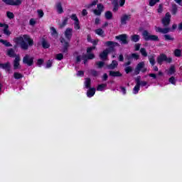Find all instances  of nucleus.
Wrapping results in <instances>:
<instances>
[{
	"label": "nucleus",
	"instance_id": "f257e3e1",
	"mask_svg": "<svg viewBox=\"0 0 182 182\" xmlns=\"http://www.w3.org/2000/svg\"><path fill=\"white\" fill-rule=\"evenodd\" d=\"M16 46H20L23 50H28L29 46H33V40L28 35L21 36L14 39Z\"/></svg>",
	"mask_w": 182,
	"mask_h": 182
},
{
	"label": "nucleus",
	"instance_id": "f03ea898",
	"mask_svg": "<svg viewBox=\"0 0 182 182\" xmlns=\"http://www.w3.org/2000/svg\"><path fill=\"white\" fill-rule=\"evenodd\" d=\"M73 35V28H67L64 31V36L65 39L63 38H60V43L64 46V48L62 50L63 53H66L68 52V48H69V42L72 39Z\"/></svg>",
	"mask_w": 182,
	"mask_h": 182
},
{
	"label": "nucleus",
	"instance_id": "7ed1b4c3",
	"mask_svg": "<svg viewBox=\"0 0 182 182\" xmlns=\"http://www.w3.org/2000/svg\"><path fill=\"white\" fill-rule=\"evenodd\" d=\"M95 49H96L95 46L88 48L87 49V55H78L77 57V62H80L82 59V60H84V64L86 65V60H87V59H95V54L90 53V52H92V50H95Z\"/></svg>",
	"mask_w": 182,
	"mask_h": 182
},
{
	"label": "nucleus",
	"instance_id": "20e7f679",
	"mask_svg": "<svg viewBox=\"0 0 182 182\" xmlns=\"http://www.w3.org/2000/svg\"><path fill=\"white\" fill-rule=\"evenodd\" d=\"M173 61V58H167V55L166 54H161L158 58H157V63L159 65H163V62H166V63H171Z\"/></svg>",
	"mask_w": 182,
	"mask_h": 182
},
{
	"label": "nucleus",
	"instance_id": "39448f33",
	"mask_svg": "<svg viewBox=\"0 0 182 182\" xmlns=\"http://www.w3.org/2000/svg\"><path fill=\"white\" fill-rule=\"evenodd\" d=\"M140 72H142V73L147 72V68H146V64H144V62L138 63L135 68L136 75H139Z\"/></svg>",
	"mask_w": 182,
	"mask_h": 182
},
{
	"label": "nucleus",
	"instance_id": "423d86ee",
	"mask_svg": "<svg viewBox=\"0 0 182 182\" xmlns=\"http://www.w3.org/2000/svg\"><path fill=\"white\" fill-rule=\"evenodd\" d=\"M6 5H11L12 6H19L22 4V0H2Z\"/></svg>",
	"mask_w": 182,
	"mask_h": 182
},
{
	"label": "nucleus",
	"instance_id": "0eeeda50",
	"mask_svg": "<svg viewBox=\"0 0 182 182\" xmlns=\"http://www.w3.org/2000/svg\"><path fill=\"white\" fill-rule=\"evenodd\" d=\"M23 63L28 65V66H32L33 65V58L26 55L23 58Z\"/></svg>",
	"mask_w": 182,
	"mask_h": 182
},
{
	"label": "nucleus",
	"instance_id": "6e6552de",
	"mask_svg": "<svg viewBox=\"0 0 182 182\" xmlns=\"http://www.w3.org/2000/svg\"><path fill=\"white\" fill-rule=\"evenodd\" d=\"M112 50H113V48H107L106 50H103V52L100 54V59L102 60H106V59H107V55H109Z\"/></svg>",
	"mask_w": 182,
	"mask_h": 182
},
{
	"label": "nucleus",
	"instance_id": "1a4fd4ad",
	"mask_svg": "<svg viewBox=\"0 0 182 182\" xmlns=\"http://www.w3.org/2000/svg\"><path fill=\"white\" fill-rule=\"evenodd\" d=\"M0 28H3V32L6 36H11V31H9V26L6 23H0Z\"/></svg>",
	"mask_w": 182,
	"mask_h": 182
},
{
	"label": "nucleus",
	"instance_id": "9d476101",
	"mask_svg": "<svg viewBox=\"0 0 182 182\" xmlns=\"http://www.w3.org/2000/svg\"><path fill=\"white\" fill-rule=\"evenodd\" d=\"M104 6L102 4H99L97 6V9L93 10V13L95 15H97V16H100L102 15V12H103Z\"/></svg>",
	"mask_w": 182,
	"mask_h": 182
},
{
	"label": "nucleus",
	"instance_id": "9b49d317",
	"mask_svg": "<svg viewBox=\"0 0 182 182\" xmlns=\"http://www.w3.org/2000/svg\"><path fill=\"white\" fill-rule=\"evenodd\" d=\"M135 82L136 84L133 89V93L134 95H137V93H139V90H140V76H138L135 79Z\"/></svg>",
	"mask_w": 182,
	"mask_h": 182
},
{
	"label": "nucleus",
	"instance_id": "f8f14e48",
	"mask_svg": "<svg viewBox=\"0 0 182 182\" xmlns=\"http://www.w3.org/2000/svg\"><path fill=\"white\" fill-rule=\"evenodd\" d=\"M171 18V15L170 13H166L165 17L162 19V23L164 26H168L170 24V19Z\"/></svg>",
	"mask_w": 182,
	"mask_h": 182
},
{
	"label": "nucleus",
	"instance_id": "ddd939ff",
	"mask_svg": "<svg viewBox=\"0 0 182 182\" xmlns=\"http://www.w3.org/2000/svg\"><path fill=\"white\" fill-rule=\"evenodd\" d=\"M115 38L117 39L118 41H120L122 43H123L124 45L127 44V35L126 34L117 36Z\"/></svg>",
	"mask_w": 182,
	"mask_h": 182
},
{
	"label": "nucleus",
	"instance_id": "4468645a",
	"mask_svg": "<svg viewBox=\"0 0 182 182\" xmlns=\"http://www.w3.org/2000/svg\"><path fill=\"white\" fill-rule=\"evenodd\" d=\"M132 19L131 15L124 14L121 17V23L122 25H126L127 23V21H130Z\"/></svg>",
	"mask_w": 182,
	"mask_h": 182
},
{
	"label": "nucleus",
	"instance_id": "2eb2a0df",
	"mask_svg": "<svg viewBox=\"0 0 182 182\" xmlns=\"http://www.w3.org/2000/svg\"><path fill=\"white\" fill-rule=\"evenodd\" d=\"M156 32H159L160 33H168V32H170V28H162L160 27H156Z\"/></svg>",
	"mask_w": 182,
	"mask_h": 182
},
{
	"label": "nucleus",
	"instance_id": "dca6fc26",
	"mask_svg": "<svg viewBox=\"0 0 182 182\" xmlns=\"http://www.w3.org/2000/svg\"><path fill=\"white\" fill-rule=\"evenodd\" d=\"M19 62H21V57H19V55H17L15 58L14 63V69H19Z\"/></svg>",
	"mask_w": 182,
	"mask_h": 182
},
{
	"label": "nucleus",
	"instance_id": "f3484780",
	"mask_svg": "<svg viewBox=\"0 0 182 182\" xmlns=\"http://www.w3.org/2000/svg\"><path fill=\"white\" fill-rule=\"evenodd\" d=\"M55 8L58 14H63V7H62V3L58 2L55 5Z\"/></svg>",
	"mask_w": 182,
	"mask_h": 182
},
{
	"label": "nucleus",
	"instance_id": "a211bd4d",
	"mask_svg": "<svg viewBox=\"0 0 182 182\" xmlns=\"http://www.w3.org/2000/svg\"><path fill=\"white\" fill-rule=\"evenodd\" d=\"M95 93H96V89L95 88H90L87 92V97H92V96H95Z\"/></svg>",
	"mask_w": 182,
	"mask_h": 182
},
{
	"label": "nucleus",
	"instance_id": "6ab92c4d",
	"mask_svg": "<svg viewBox=\"0 0 182 182\" xmlns=\"http://www.w3.org/2000/svg\"><path fill=\"white\" fill-rule=\"evenodd\" d=\"M166 72L167 75H174V73H176V68L174 67V65H171L168 70H166Z\"/></svg>",
	"mask_w": 182,
	"mask_h": 182
},
{
	"label": "nucleus",
	"instance_id": "aec40b11",
	"mask_svg": "<svg viewBox=\"0 0 182 182\" xmlns=\"http://www.w3.org/2000/svg\"><path fill=\"white\" fill-rule=\"evenodd\" d=\"M68 21H69V18H68V17H65L62 21V23H60L59 24L60 28H65V26H66V25H68Z\"/></svg>",
	"mask_w": 182,
	"mask_h": 182
},
{
	"label": "nucleus",
	"instance_id": "412c9836",
	"mask_svg": "<svg viewBox=\"0 0 182 182\" xmlns=\"http://www.w3.org/2000/svg\"><path fill=\"white\" fill-rule=\"evenodd\" d=\"M142 36L145 41H149V39L151 36V34L149 33V31L145 30L142 33Z\"/></svg>",
	"mask_w": 182,
	"mask_h": 182
},
{
	"label": "nucleus",
	"instance_id": "4be33fe9",
	"mask_svg": "<svg viewBox=\"0 0 182 182\" xmlns=\"http://www.w3.org/2000/svg\"><path fill=\"white\" fill-rule=\"evenodd\" d=\"M0 43L4 45V46H6L7 48L12 46V44H11V43L8 42V41L6 40L0 39Z\"/></svg>",
	"mask_w": 182,
	"mask_h": 182
},
{
	"label": "nucleus",
	"instance_id": "5701e85b",
	"mask_svg": "<svg viewBox=\"0 0 182 182\" xmlns=\"http://www.w3.org/2000/svg\"><path fill=\"white\" fill-rule=\"evenodd\" d=\"M109 75H110V76H112V77H120V76H122V74H121L119 71H117V72L110 71V72H109Z\"/></svg>",
	"mask_w": 182,
	"mask_h": 182
},
{
	"label": "nucleus",
	"instance_id": "b1692460",
	"mask_svg": "<svg viewBox=\"0 0 182 182\" xmlns=\"http://www.w3.org/2000/svg\"><path fill=\"white\" fill-rule=\"evenodd\" d=\"M105 45L107 46H111V48H113V46H119V43H114L113 41H107L105 43Z\"/></svg>",
	"mask_w": 182,
	"mask_h": 182
},
{
	"label": "nucleus",
	"instance_id": "393cba45",
	"mask_svg": "<svg viewBox=\"0 0 182 182\" xmlns=\"http://www.w3.org/2000/svg\"><path fill=\"white\" fill-rule=\"evenodd\" d=\"M131 41H132V42H139V41H140V36L139 35L132 36Z\"/></svg>",
	"mask_w": 182,
	"mask_h": 182
},
{
	"label": "nucleus",
	"instance_id": "a878e982",
	"mask_svg": "<svg viewBox=\"0 0 182 182\" xmlns=\"http://www.w3.org/2000/svg\"><path fill=\"white\" fill-rule=\"evenodd\" d=\"M148 41H154L155 42H159V36H156V35H151L149 36V38L148 39Z\"/></svg>",
	"mask_w": 182,
	"mask_h": 182
},
{
	"label": "nucleus",
	"instance_id": "bb28decb",
	"mask_svg": "<svg viewBox=\"0 0 182 182\" xmlns=\"http://www.w3.org/2000/svg\"><path fill=\"white\" fill-rule=\"evenodd\" d=\"M117 61L113 60L112 63L108 66L109 69H114L115 68H117Z\"/></svg>",
	"mask_w": 182,
	"mask_h": 182
},
{
	"label": "nucleus",
	"instance_id": "cd10ccee",
	"mask_svg": "<svg viewBox=\"0 0 182 182\" xmlns=\"http://www.w3.org/2000/svg\"><path fill=\"white\" fill-rule=\"evenodd\" d=\"M107 84L99 85L98 87H97V90H98L99 92H102V90H104L105 88L107 87Z\"/></svg>",
	"mask_w": 182,
	"mask_h": 182
},
{
	"label": "nucleus",
	"instance_id": "c85d7f7f",
	"mask_svg": "<svg viewBox=\"0 0 182 182\" xmlns=\"http://www.w3.org/2000/svg\"><path fill=\"white\" fill-rule=\"evenodd\" d=\"M164 38H165V41H174V37H173L170 34H165L164 36Z\"/></svg>",
	"mask_w": 182,
	"mask_h": 182
},
{
	"label": "nucleus",
	"instance_id": "c756f323",
	"mask_svg": "<svg viewBox=\"0 0 182 182\" xmlns=\"http://www.w3.org/2000/svg\"><path fill=\"white\" fill-rule=\"evenodd\" d=\"M95 33L97 35H99V36H103V33H105V31H103V29L102 28H97L95 30Z\"/></svg>",
	"mask_w": 182,
	"mask_h": 182
},
{
	"label": "nucleus",
	"instance_id": "7c9ffc66",
	"mask_svg": "<svg viewBox=\"0 0 182 182\" xmlns=\"http://www.w3.org/2000/svg\"><path fill=\"white\" fill-rule=\"evenodd\" d=\"M105 18L106 19H112V18H113V14L109 11L105 12Z\"/></svg>",
	"mask_w": 182,
	"mask_h": 182
},
{
	"label": "nucleus",
	"instance_id": "2f4dec72",
	"mask_svg": "<svg viewBox=\"0 0 182 182\" xmlns=\"http://www.w3.org/2000/svg\"><path fill=\"white\" fill-rule=\"evenodd\" d=\"M173 53L176 58H180L181 56V50L176 49Z\"/></svg>",
	"mask_w": 182,
	"mask_h": 182
},
{
	"label": "nucleus",
	"instance_id": "473e14b6",
	"mask_svg": "<svg viewBox=\"0 0 182 182\" xmlns=\"http://www.w3.org/2000/svg\"><path fill=\"white\" fill-rule=\"evenodd\" d=\"M0 66L3 68V69H6L7 70H9L10 68H11V65L9 63H6V64H0Z\"/></svg>",
	"mask_w": 182,
	"mask_h": 182
},
{
	"label": "nucleus",
	"instance_id": "72a5a7b5",
	"mask_svg": "<svg viewBox=\"0 0 182 182\" xmlns=\"http://www.w3.org/2000/svg\"><path fill=\"white\" fill-rule=\"evenodd\" d=\"M14 76L16 79H22L23 77V75L19 73H14Z\"/></svg>",
	"mask_w": 182,
	"mask_h": 182
},
{
	"label": "nucleus",
	"instance_id": "f704fd0d",
	"mask_svg": "<svg viewBox=\"0 0 182 182\" xmlns=\"http://www.w3.org/2000/svg\"><path fill=\"white\" fill-rule=\"evenodd\" d=\"M85 86L87 87V89H89L90 87V79L86 78L85 81Z\"/></svg>",
	"mask_w": 182,
	"mask_h": 182
},
{
	"label": "nucleus",
	"instance_id": "c9c22d12",
	"mask_svg": "<svg viewBox=\"0 0 182 182\" xmlns=\"http://www.w3.org/2000/svg\"><path fill=\"white\" fill-rule=\"evenodd\" d=\"M6 16H7V18H9V19H14V18H15V15H14V13L11 11H7Z\"/></svg>",
	"mask_w": 182,
	"mask_h": 182
},
{
	"label": "nucleus",
	"instance_id": "e433bc0d",
	"mask_svg": "<svg viewBox=\"0 0 182 182\" xmlns=\"http://www.w3.org/2000/svg\"><path fill=\"white\" fill-rule=\"evenodd\" d=\"M74 29L76 31L80 29V23H79V21L74 22Z\"/></svg>",
	"mask_w": 182,
	"mask_h": 182
},
{
	"label": "nucleus",
	"instance_id": "4c0bfd02",
	"mask_svg": "<svg viewBox=\"0 0 182 182\" xmlns=\"http://www.w3.org/2000/svg\"><path fill=\"white\" fill-rule=\"evenodd\" d=\"M50 31L53 36H58V31H56V28L51 27Z\"/></svg>",
	"mask_w": 182,
	"mask_h": 182
},
{
	"label": "nucleus",
	"instance_id": "58836bf2",
	"mask_svg": "<svg viewBox=\"0 0 182 182\" xmlns=\"http://www.w3.org/2000/svg\"><path fill=\"white\" fill-rule=\"evenodd\" d=\"M158 2H160V0H150L149 6H154V5H156V4H158Z\"/></svg>",
	"mask_w": 182,
	"mask_h": 182
},
{
	"label": "nucleus",
	"instance_id": "ea45409f",
	"mask_svg": "<svg viewBox=\"0 0 182 182\" xmlns=\"http://www.w3.org/2000/svg\"><path fill=\"white\" fill-rule=\"evenodd\" d=\"M140 53H141L142 56H144L145 58L147 57V51H146V48H141Z\"/></svg>",
	"mask_w": 182,
	"mask_h": 182
},
{
	"label": "nucleus",
	"instance_id": "a19ab883",
	"mask_svg": "<svg viewBox=\"0 0 182 182\" xmlns=\"http://www.w3.org/2000/svg\"><path fill=\"white\" fill-rule=\"evenodd\" d=\"M42 45H43V48H44L45 49H48V48H49L50 46L49 45V43L46 41H43L42 42Z\"/></svg>",
	"mask_w": 182,
	"mask_h": 182
},
{
	"label": "nucleus",
	"instance_id": "79ce46f5",
	"mask_svg": "<svg viewBox=\"0 0 182 182\" xmlns=\"http://www.w3.org/2000/svg\"><path fill=\"white\" fill-rule=\"evenodd\" d=\"M55 59L57 60H62V59H63V54L62 53H58L55 55Z\"/></svg>",
	"mask_w": 182,
	"mask_h": 182
},
{
	"label": "nucleus",
	"instance_id": "37998d69",
	"mask_svg": "<svg viewBox=\"0 0 182 182\" xmlns=\"http://www.w3.org/2000/svg\"><path fill=\"white\" fill-rule=\"evenodd\" d=\"M149 62H150L151 65H152V66H154V63H156V61L154 60V57L149 56Z\"/></svg>",
	"mask_w": 182,
	"mask_h": 182
},
{
	"label": "nucleus",
	"instance_id": "c03bdc74",
	"mask_svg": "<svg viewBox=\"0 0 182 182\" xmlns=\"http://www.w3.org/2000/svg\"><path fill=\"white\" fill-rule=\"evenodd\" d=\"M70 18L75 22H78L79 21V18H77V16H76V14H72Z\"/></svg>",
	"mask_w": 182,
	"mask_h": 182
},
{
	"label": "nucleus",
	"instance_id": "a18cd8bd",
	"mask_svg": "<svg viewBox=\"0 0 182 182\" xmlns=\"http://www.w3.org/2000/svg\"><path fill=\"white\" fill-rule=\"evenodd\" d=\"M141 77L139 76V87L140 86H146V85H147V82H146V81H141Z\"/></svg>",
	"mask_w": 182,
	"mask_h": 182
},
{
	"label": "nucleus",
	"instance_id": "49530a36",
	"mask_svg": "<svg viewBox=\"0 0 182 182\" xmlns=\"http://www.w3.org/2000/svg\"><path fill=\"white\" fill-rule=\"evenodd\" d=\"M99 1L97 0V1H94L92 2V4H90L88 6H87V8H92V6H95V5L97 4Z\"/></svg>",
	"mask_w": 182,
	"mask_h": 182
},
{
	"label": "nucleus",
	"instance_id": "de8ad7c7",
	"mask_svg": "<svg viewBox=\"0 0 182 182\" xmlns=\"http://www.w3.org/2000/svg\"><path fill=\"white\" fill-rule=\"evenodd\" d=\"M168 80L172 85H176V78L174 77H171Z\"/></svg>",
	"mask_w": 182,
	"mask_h": 182
},
{
	"label": "nucleus",
	"instance_id": "09e8293b",
	"mask_svg": "<svg viewBox=\"0 0 182 182\" xmlns=\"http://www.w3.org/2000/svg\"><path fill=\"white\" fill-rule=\"evenodd\" d=\"M90 73L92 75V76H99V72L95 70H91Z\"/></svg>",
	"mask_w": 182,
	"mask_h": 182
},
{
	"label": "nucleus",
	"instance_id": "8fccbe9b",
	"mask_svg": "<svg viewBox=\"0 0 182 182\" xmlns=\"http://www.w3.org/2000/svg\"><path fill=\"white\" fill-rule=\"evenodd\" d=\"M8 55H9V56H11V57L14 56V49H9L8 50Z\"/></svg>",
	"mask_w": 182,
	"mask_h": 182
},
{
	"label": "nucleus",
	"instance_id": "3c124183",
	"mask_svg": "<svg viewBox=\"0 0 182 182\" xmlns=\"http://www.w3.org/2000/svg\"><path fill=\"white\" fill-rule=\"evenodd\" d=\"M37 12H38V14L39 16V18H43V15H44L43 11L38 10Z\"/></svg>",
	"mask_w": 182,
	"mask_h": 182
},
{
	"label": "nucleus",
	"instance_id": "603ef678",
	"mask_svg": "<svg viewBox=\"0 0 182 182\" xmlns=\"http://www.w3.org/2000/svg\"><path fill=\"white\" fill-rule=\"evenodd\" d=\"M157 11L159 14H161V12H163V4H159V6Z\"/></svg>",
	"mask_w": 182,
	"mask_h": 182
},
{
	"label": "nucleus",
	"instance_id": "864d4df0",
	"mask_svg": "<svg viewBox=\"0 0 182 182\" xmlns=\"http://www.w3.org/2000/svg\"><path fill=\"white\" fill-rule=\"evenodd\" d=\"M177 13V6L176 5H174L173 6V9H172V14L173 15H176V14Z\"/></svg>",
	"mask_w": 182,
	"mask_h": 182
},
{
	"label": "nucleus",
	"instance_id": "5fc2aeb1",
	"mask_svg": "<svg viewBox=\"0 0 182 182\" xmlns=\"http://www.w3.org/2000/svg\"><path fill=\"white\" fill-rule=\"evenodd\" d=\"M51 67H52V61L48 60V61L47 62V64H46V68L48 69V68H51Z\"/></svg>",
	"mask_w": 182,
	"mask_h": 182
},
{
	"label": "nucleus",
	"instance_id": "6e6d98bb",
	"mask_svg": "<svg viewBox=\"0 0 182 182\" xmlns=\"http://www.w3.org/2000/svg\"><path fill=\"white\" fill-rule=\"evenodd\" d=\"M104 65H105V63L102 61L97 63V65L98 66V68H103Z\"/></svg>",
	"mask_w": 182,
	"mask_h": 182
},
{
	"label": "nucleus",
	"instance_id": "4d7b16f0",
	"mask_svg": "<svg viewBox=\"0 0 182 182\" xmlns=\"http://www.w3.org/2000/svg\"><path fill=\"white\" fill-rule=\"evenodd\" d=\"M132 67H127L125 68L126 73H130V72H132Z\"/></svg>",
	"mask_w": 182,
	"mask_h": 182
},
{
	"label": "nucleus",
	"instance_id": "13d9d810",
	"mask_svg": "<svg viewBox=\"0 0 182 182\" xmlns=\"http://www.w3.org/2000/svg\"><path fill=\"white\" fill-rule=\"evenodd\" d=\"M43 63V59H38L37 61V65L38 66H41Z\"/></svg>",
	"mask_w": 182,
	"mask_h": 182
},
{
	"label": "nucleus",
	"instance_id": "bf43d9fd",
	"mask_svg": "<svg viewBox=\"0 0 182 182\" xmlns=\"http://www.w3.org/2000/svg\"><path fill=\"white\" fill-rule=\"evenodd\" d=\"M132 58H134V59H136L137 60V59H139V56L136 53H133V54H132Z\"/></svg>",
	"mask_w": 182,
	"mask_h": 182
},
{
	"label": "nucleus",
	"instance_id": "052dcab7",
	"mask_svg": "<svg viewBox=\"0 0 182 182\" xmlns=\"http://www.w3.org/2000/svg\"><path fill=\"white\" fill-rule=\"evenodd\" d=\"M35 23H36V21H35V19L31 18L30 20V25H31L32 26H33V25H35Z\"/></svg>",
	"mask_w": 182,
	"mask_h": 182
},
{
	"label": "nucleus",
	"instance_id": "680f3d73",
	"mask_svg": "<svg viewBox=\"0 0 182 182\" xmlns=\"http://www.w3.org/2000/svg\"><path fill=\"white\" fill-rule=\"evenodd\" d=\"M85 75V73L83 71H78L77 73V76H83Z\"/></svg>",
	"mask_w": 182,
	"mask_h": 182
},
{
	"label": "nucleus",
	"instance_id": "e2e57ef3",
	"mask_svg": "<svg viewBox=\"0 0 182 182\" xmlns=\"http://www.w3.org/2000/svg\"><path fill=\"white\" fill-rule=\"evenodd\" d=\"M125 2H126L125 0H120V1H119V6H123V5H124Z\"/></svg>",
	"mask_w": 182,
	"mask_h": 182
},
{
	"label": "nucleus",
	"instance_id": "0e129e2a",
	"mask_svg": "<svg viewBox=\"0 0 182 182\" xmlns=\"http://www.w3.org/2000/svg\"><path fill=\"white\" fill-rule=\"evenodd\" d=\"M121 92L123 93V95H126V88L121 87Z\"/></svg>",
	"mask_w": 182,
	"mask_h": 182
},
{
	"label": "nucleus",
	"instance_id": "69168bd1",
	"mask_svg": "<svg viewBox=\"0 0 182 182\" xmlns=\"http://www.w3.org/2000/svg\"><path fill=\"white\" fill-rule=\"evenodd\" d=\"M140 49V44L137 43L135 45V50H139Z\"/></svg>",
	"mask_w": 182,
	"mask_h": 182
},
{
	"label": "nucleus",
	"instance_id": "338daca9",
	"mask_svg": "<svg viewBox=\"0 0 182 182\" xmlns=\"http://www.w3.org/2000/svg\"><path fill=\"white\" fill-rule=\"evenodd\" d=\"M99 23H100V18H97L95 19V25H99Z\"/></svg>",
	"mask_w": 182,
	"mask_h": 182
},
{
	"label": "nucleus",
	"instance_id": "774afa93",
	"mask_svg": "<svg viewBox=\"0 0 182 182\" xmlns=\"http://www.w3.org/2000/svg\"><path fill=\"white\" fill-rule=\"evenodd\" d=\"M178 29L179 31H182V22L178 24Z\"/></svg>",
	"mask_w": 182,
	"mask_h": 182
}]
</instances>
